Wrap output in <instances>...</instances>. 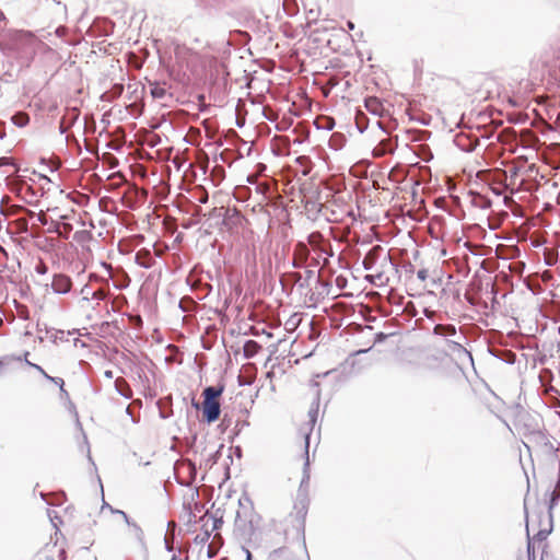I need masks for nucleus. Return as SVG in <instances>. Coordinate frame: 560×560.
<instances>
[{"mask_svg": "<svg viewBox=\"0 0 560 560\" xmlns=\"http://www.w3.org/2000/svg\"><path fill=\"white\" fill-rule=\"evenodd\" d=\"M221 407L219 401H203L202 416L206 422L212 423L220 417Z\"/></svg>", "mask_w": 560, "mask_h": 560, "instance_id": "nucleus-6", "label": "nucleus"}, {"mask_svg": "<svg viewBox=\"0 0 560 560\" xmlns=\"http://www.w3.org/2000/svg\"><path fill=\"white\" fill-rule=\"evenodd\" d=\"M28 354H30V352H27V351L24 352V361L26 362L27 365H28V363H31L30 359H27Z\"/></svg>", "mask_w": 560, "mask_h": 560, "instance_id": "nucleus-52", "label": "nucleus"}, {"mask_svg": "<svg viewBox=\"0 0 560 560\" xmlns=\"http://www.w3.org/2000/svg\"><path fill=\"white\" fill-rule=\"evenodd\" d=\"M70 335V331L46 328V337L49 338L54 343L68 341V337Z\"/></svg>", "mask_w": 560, "mask_h": 560, "instance_id": "nucleus-14", "label": "nucleus"}, {"mask_svg": "<svg viewBox=\"0 0 560 560\" xmlns=\"http://www.w3.org/2000/svg\"><path fill=\"white\" fill-rule=\"evenodd\" d=\"M5 20V15L4 13L0 10V21H4Z\"/></svg>", "mask_w": 560, "mask_h": 560, "instance_id": "nucleus-59", "label": "nucleus"}, {"mask_svg": "<svg viewBox=\"0 0 560 560\" xmlns=\"http://www.w3.org/2000/svg\"><path fill=\"white\" fill-rule=\"evenodd\" d=\"M50 287L56 294H67L71 291L72 281L71 278L65 273H56L52 277Z\"/></svg>", "mask_w": 560, "mask_h": 560, "instance_id": "nucleus-5", "label": "nucleus"}, {"mask_svg": "<svg viewBox=\"0 0 560 560\" xmlns=\"http://www.w3.org/2000/svg\"><path fill=\"white\" fill-rule=\"evenodd\" d=\"M11 121L19 128H23L28 125L30 116L24 112H18L11 117Z\"/></svg>", "mask_w": 560, "mask_h": 560, "instance_id": "nucleus-21", "label": "nucleus"}, {"mask_svg": "<svg viewBox=\"0 0 560 560\" xmlns=\"http://www.w3.org/2000/svg\"><path fill=\"white\" fill-rule=\"evenodd\" d=\"M30 366L34 368L36 371H38L39 373L42 374H45L46 372L44 371V369L38 365V364H35V363H28Z\"/></svg>", "mask_w": 560, "mask_h": 560, "instance_id": "nucleus-42", "label": "nucleus"}, {"mask_svg": "<svg viewBox=\"0 0 560 560\" xmlns=\"http://www.w3.org/2000/svg\"><path fill=\"white\" fill-rule=\"evenodd\" d=\"M238 504L241 508L245 509L246 506H252V501L247 495H243L238 499Z\"/></svg>", "mask_w": 560, "mask_h": 560, "instance_id": "nucleus-34", "label": "nucleus"}, {"mask_svg": "<svg viewBox=\"0 0 560 560\" xmlns=\"http://www.w3.org/2000/svg\"><path fill=\"white\" fill-rule=\"evenodd\" d=\"M92 233L88 230L77 231L73 234V240L79 244L89 243L92 240Z\"/></svg>", "mask_w": 560, "mask_h": 560, "instance_id": "nucleus-23", "label": "nucleus"}, {"mask_svg": "<svg viewBox=\"0 0 560 560\" xmlns=\"http://www.w3.org/2000/svg\"><path fill=\"white\" fill-rule=\"evenodd\" d=\"M246 553V560H252V553L248 549H244Z\"/></svg>", "mask_w": 560, "mask_h": 560, "instance_id": "nucleus-50", "label": "nucleus"}, {"mask_svg": "<svg viewBox=\"0 0 560 560\" xmlns=\"http://www.w3.org/2000/svg\"><path fill=\"white\" fill-rule=\"evenodd\" d=\"M357 127H358V129H359V131H360L361 133H362V132H364V131L366 130V128H368V126H363V125H361V122H360V119H359V118H357Z\"/></svg>", "mask_w": 560, "mask_h": 560, "instance_id": "nucleus-45", "label": "nucleus"}, {"mask_svg": "<svg viewBox=\"0 0 560 560\" xmlns=\"http://www.w3.org/2000/svg\"><path fill=\"white\" fill-rule=\"evenodd\" d=\"M308 244L313 247L319 246V243L323 241V236L319 232L311 233L307 237Z\"/></svg>", "mask_w": 560, "mask_h": 560, "instance_id": "nucleus-27", "label": "nucleus"}, {"mask_svg": "<svg viewBox=\"0 0 560 560\" xmlns=\"http://www.w3.org/2000/svg\"><path fill=\"white\" fill-rule=\"evenodd\" d=\"M223 386H208L203 389V401H219L218 398L223 393Z\"/></svg>", "mask_w": 560, "mask_h": 560, "instance_id": "nucleus-15", "label": "nucleus"}, {"mask_svg": "<svg viewBox=\"0 0 560 560\" xmlns=\"http://www.w3.org/2000/svg\"><path fill=\"white\" fill-rule=\"evenodd\" d=\"M456 327L454 325L447 324L445 329V337H458Z\"/></svg>", "mask_w": 560, "mask_h": 560, "instance_id": "nucleus-30", "label": "nucleus"}, {"mask_svg": "<svg viewBox=\"0 0 560 560\" xmlns=\"http://www.w3.org/2000/svg\"><path fill=\"white\" fill-rule=\"evenodd\" d=\"M261 350V346L256 340H246L243 347V353L246 359L254 358Z\"/></svg>", "mask_w": 560, "mask_h": 560, "instance_id": "nucleus-17", "label": "nucleus"}, {"mask_svg": "<svg viewBox=\"0 0 560 560\" xmlns=\"http://www.w3.org/2000/svg\"><path fill=\"white\" fill-rule=\"evenodd\" d=\"M376 125H377L381 129H383V126H382V124H381L380 121H376Z\"/></svg>", "mask_w": 560, "mask_h": 560, "instance_id": "nucleus-63", "label": "nucleus"}, {"mask_svg": "<svg viewBox=\"0 0 560 560\" xmlns=\"http://www.w3.org/2000/svg\"><path fill=\"white\" fill-rule=\"evenodd\" d=\"M267 560H299L290 547H280L272 550Z\"/></svg>", "mask_w": 560, "mask_h": 560, "instance_id": "nucleus-10", "label": "nucleus"}, {"mask_svg": "<svg viewBox=\"0 0 560 560\" xmlns=\"http://www.w3.org/2000/svg\"><path fill=\"white\" fill-rule=\"evenodd\" d=\"M126 412H127L129 416H131L130 407H127V408H126Z\"/></svg>", "mask_w": 560, "mask_h": 560, "instance_id": "nucleus-62", "label": "nucleus"}, {"mask_svg": "<svg viewBox=\"0 0 560 560\" xmlns=\"http://www.w3.org/2000/svg\"><path fill=\"white\" fill-rule=\"evenodd\" d=\"M60 226H61V232H60V235L61 237L63 238H68L69 237V234L71 233V231L73 230V226L72 224L68 223V222H60Z\"/></svg>", "mask_w": 560, "mask_h": 560, "instance_id": "nucleus-28", "label": "nucleus"}, {"mask_svg": "<svg viewBox=\"0 0 560 560\" xmlns=\"http://www.w3.org/2000/svg\"><path fill=\"white\" fill-rule=\"evenodd\" d=\"M335 127V121L331 118H326V124L323 127L326 130H331Z\"/></svg>", "mask_w": 560, "mask_h": 560, "instance_id": "nucleus-40", "label": "nucleus"}, {"mask_svg": "<svg viewBox=\"0 0 560 560\" xmlns=\"http://www.w3.org/2000/svg\"><path fill=\"white\" fill-rule=\"evenodd\" d=\"M109 295V291L107 289H98L91 293V300L96 301L97 303L104 301Z\"/></svg>", "mask_w": 560, "mask_h": 560, "instance_id": "nucleus-25", "label": "nucleus"}, {"mask_svg": "<svg viewBox=\"0 0 560 560\" xmlns=\"http://www.w3.org/2000/svg\"><path fill=\"white\" fill-rule=\"evenodd\" d=\"M527 552H528V558L530 559L532 558V545H530V541H528V545H527Z\"/></svg>", "mask_w": 560, "mask_h": 560, "instance_id": "nucleus-49", "label": "nucleus"}, {"mask_svg": "<svg viewBox=\"0 0 560 560\" xmlns=\"http://www.w3.org/2000/svg\"><path fill=\"white\" fill-rule=\"evenodd\" d=\"M128 526L130 527L132 535L136 537V539L139 540L140 542H142L143 541V532H142L141 527L135 522L129 523Z\"/></svg>", "mask_w": 560, "mask_h": 560, "instance_id": "nucleus-26", "label": "nucleus"}, {"mask_svg": "<svg viewBox=\"0 0 560 560\" xmlns=\"http://www.w3.org/2000/svg\"><path fill=\"white\" fill-rule=\"evenodd\" d=\"M48 232L57 233L60 235L61 226L59 221H52L50 224V228L48 229Z\"/></svg>", "mask_w": 560, "mask_h": 560, "instance_id": "nucleus-33", "label": "nucleus"}, {"mask_svg": "<svg viewBox=\"0 0 560 560\" xmlns=\"http://www.w3.org/2000/svg\"><path fill=\"white\" fill-rule=\"evenodd\" d=\"M37 220L42 223V224H47V219L44 214H38L37 217Z\"/></svg>", "mask_w": 560, "mask_h": 560, "instance_id": "nucleus-47", "label": "nucleus"}, {"mask_svg": "<svg viewBox=\"0 0 560 560\" xmlns=\"http://www.w3.org/2000/svg\"><path fill=\"white\" fill-rule=\"evenodd\" d=\"M242 220H243V217L236 208L228 209L225 212V215H224L223 223L225 225L240 224L242 222Z\"/></svg>", "mask_w": 560, "mask_h": 560, "instance_id": "nucleus-18", "label": "nucleus"}, {"mask_svg": "<svg viewBox=\"0 0 560 560\" xmlns=\"http://www.w3.org/2000/svg\"><path fill=\"white\" fill-rule=\"evenodd\" d=\"M43 375H44V377H45L46 380H48V381H50V382L55 378L54 376H50V375H48L47 373H45V374H43Z\"/></svg>", "mask_w": 560, "mask_h": 560, "instance_id": "nucleus-55", "label": "nucleus"}, {"mask_svg": "<svg viewBox=\"0 0 560 560\" xmlns=\"http://www.w3.org/2000/svg\"><path fill=\"white\" fill-rule=\"evenodd\" d=\"M43 375H44V377H45L46 380H48V381H50V382L55 378L54 376H50V375H48L47 373H45V374H43Z\"/></svg>", "mask_w": 560, "mask_h": 560, "instance_id": "nucleus-56", "label": "nucleus"}, {"mask_svg": "<svg viewBox=\"0 0 560 560\" xmlns=\"http://www.w3.org/2000/svg\"><path fill=\"white\" fill-rule=\"evenodd\" d=\"M80 112L77 107L67 108L65 115L61 117L59 122V132L63 135L68 131V129L74 125V122L79 119Z\"/></svg>", "mask_w": 560, "mask_h": 560, "instance_id": "nucleus-7", "label": "nucleus"}, {"mask_svg": "<svg viewBox=\"0 0 560 560\" xmlns=\"http://www.w3.org/2000/svg\"><path fill=\"white\" fill-rule=\"evenodd\" d=\"M30 366L34 368L36 371H38L39 373L42 374H45L46 372L44 371V369L38 365V364H35V363H28Z\"/></svg>", "mask_w": 560, "mask_h": 560, "instance_id": "nucleus-41", "label": "nucleus"}, {"mask_svg": "<svg viewBox=\"0 0 560 560\" xmlns=\"http://www.w3.org/2000/svg\"><path fill=\"white\" fill-rule=\"evenodd\" d=\"M135 261L140 267L149 269L154 265L155 258L150 250L143 248L137 252Z\"/></svg>", "mask_w": 560, "mask_h": 560, "instance_id": "nucleus-11", "label": "nucleus"}, {"mask_svg": "<svg viewBox=\"0 0 560 560\" xmlns=\"http://www.w3.org/2000/svg\"><path fill=\"white\" fill-rule=\"evenodd\" d=\"M35 271H36L37 273L45 275V273H47V271H48V267H47L44 262H39V264L35 267Z\"/></svg>", "mask_w": 560, "mask_h": 560, "instance_id": "nucleus-35", "label": "nucleus"}, {"mask_svg": "<svg viewBox=\"0 0 560 560\" xmlns=\"http://www.w3.org/2000/svg\"><path fill=\"white\" fill-rule=\"evenodd\" d=\"M466 337L460 332L456 340L446 339V346L448 350L455 354L456 360L459 364H469L474 366V358L470 351H468L460 340H465Z\"/></svg>", "mask_w": 560, "mask_h": 560, "instance_id": "nucleus-3", "label": "nucleus"}, {"mask_svg": "<svg viewBox=\"0 0 560 560\" xmlns=\"http://www.w3.org/2000/svg\"><path fill=\"white\" fill-rule=\"evenodd\" d=\"M365 107L370 113L374 115H380L382 104L376 97H369L365 100Z\"/></svg>", "mask_w": 560, "mask_h": 560, "instance_id": "nucleus-22", "label": "nucleus"}, {"mask_svg": "<svg viewBox=\"0 0 560 560\" xmlns=\"http://www.w3.org/2000/svg\"><path fill=\"white\" fill-rule=\"evenodd\" d=\"M298 515L300 517V530H298L300 535V548L302 549L305 559L310 560L308 551L306 548V541H305V517H306V506L303 504L302 508L299 510Z\"/></svg>", "mask_w": 560, "mask_h": 560, "instance_id": "nucleus-9", "label": "nucleus"}, {"mask_svg": "<svg viewBox=\"0 0 560 560\" xmlns=\"http://www.w3.org/2000/svg\"><path fill=\"white\" fill-rule=\"evenodd\" d=\"M171 560H177V557L174 555Z\"/></svg>", "mask_w": 560, "mask_h": 560, "instance_id": "nucleus-64", "label": "nucleus"}, {"mask_svg": "<svg viewBox=\"0 0 560 560\" xmlns=\"http://www.w3.org/2000/svg\"><path fill=\"white\" fill-rule=\"evenodd\" d=\"M104 376H105L106 378H109V380H110V378H113V377H114V373H113V371H112V370H106V371L104 372Z\"/></svg>", "mask_w": 560, "mask_h": 560, "instance_id": "nucleus-46", "label": "nucleus"}, {"mask_svg": "<svg viewBox=\"0 0 560 560\" xmlns=\"http://www.w3.org/2000/svg\"><path fill=\"white\" fill-rule=\"evenodd\" d=\"M506 355H508V357H506V358H504L503 360H504L506 363H510V364L514 363V361H515V354H514L512 351H509V352L506 353Z\"/></svg>", "mask_w": 560, "mask_h": 560, "instance_id": "nucleus-39", "label": "nucleus"}, {"mask_svg": "<svg viewBox=\"0 0 560 560\" xmlns=\"http://www.w3.org/2000/svg\"><path fill=\"white\" fill-rule=\"evenodd\" d=\"M115 513L119 514L127 525H129V523H132V521H130L129 516L124 511L116 510Z\"/></svg>", "mask_w": 560, "mask_h": 560, "instance_id": "nucleus-38", "label": "nucleus"}, {"mask_svg": "<svg viewBox=\"0 0 560 560\" xmlns=\"http://www.w3.org/2000/svg\"><path fill=\"white\" fill-rule=\"evenodd\" d=\"M313 276H314V271H313V270H307V271H306V278H307V279H308V278H311V277H313Z\"/></svg>", "mask_w": 560, "mask_h": 560, "instance_id": "nucleus-54", "label": "nucleus"}, {"mask_svg": "<svg viewBox=\"0 0 560 560\" xmlns=\"http://www.w3.org/2000/svg\"><path fill=\"white\" fill-rule=\"evenodd\" d=\"M559 482L556 483L555 488L550 491V498L548 503V513L549 518H552V510L558 504V501L560 500V490L558 489Z\"/></svg>", "mask_w": 560, "mask_h": 560, "instance_id": "nucleus-20", "label": "nucleus"}, {"mask_svg": "<svg viewBox=\"0 0 560 560\" xmlns=\"http://www.w3.org/2000/svg\"><path fill=\"white\" fill-rule=\"evenodd\" d=\"M319 390L316 392V396H315V399L312 404V407L310 408L308 410V418H310V422H308V425H310V429L308 431H305L304 432V435L306 433H308V435L311 434V431L313 430V427L314 424L316 423V420H317V416H318V407H319Z\"/></svg>", "mask_w": 560, "mask_h": 560, "instance_id": "nucleus-13", "label": "nucleus"}, {"mask_svg": "<svg viewBox=\"0 0 560 560\" xmlns=\"http://www.w3.org/2000/svg\"><path fill=\"white\" fill-rule=\"evenodd\" d=\"M9 49L26 66L35 58L38 50L46 45L30 31H15L9 37Z\"/></svg>", "mask_w": 560, "mask_h": 560, "instance_id": "nucleus-2", "label": "nucleus"}, {"mask_svg": "<svg viewBox=\"0 0 560 560\" xmlns=\"http://www.w3.org/2000/svg\"><path fill=\"white\" fill-rule=\"evenodd\" d=\"M173 540H174V537L173 536H170L168 534L165 535V538H164V542H165V549L168 551V552H172L174 547H173Z\"/></svg>", "mask_w": 560, "mask_h": 560, "instance_id": "nucleus-32", "label": "nucleus"}, {"mask_svg": "<svg viewBox=\"0 0 560 560\" xmlns=\"http://www.w3.org/2000/svg\"><path fill=\"white\" fill-rule=\"evenodd\" d=\"M305 455H306V459H305L304 467H303V478L300 483L299 497L302 493H303V495H305L306 489L308 487V481H310L308 433L305 434ZM303 504L307 508L306 497H304L302 500H300L298 503H295L294 509L296 510V513L299 512V510L302 508ZM296 522H298V530H300V517L298 514H296Z\"/></svg>", "mask_w": 560, "mask_h": 560, "instance_id": "nucleus-4", "label": "nucleus"}, {"mask_svg": "<svg viewBox=\"0 0 560 560\" xmlns=\"http://www.w3.org/2000/svg\"><path fill=\"white\" fill-rule=\"evenodd\" d=\"M207 200H208V196H205V197L200 198V202H202V203L207 202Z\"/></svg>", "mask_w": 560, "mask_h": 560, "instance_id": "nucleus-60", "label": "nucleus"}, {"mask_svg": "<svg viewBox=\"0 0 560 560\" xmlns=\"http://www.w3.org/2000/svg\"><path fill=\"white\" fill-rule=\"evenodd\" d=\"M115 288L118 289V290H121L125 288V285H118V284H115Z\"/></svg>", "mask_w": 560, "mask_h": 560, "instance_id": "nucleus-61", "label": "nucleus"}, {"mask_svg": "<svg viewBox=\"0 0 560 560\" xmlns=\"http://www.w3.org/2000/svg\"><path fill=\"white\" fill-rule=\"evenodd\" d=\"M115 389L120 396H122L126 399H130L132 397V390L127 381L122 377L116 378Z\"/></svg>", "mask_w": 560, "mask_h": 560, "instance_id": "nucleus-16", "label": "nucleus"}, {"mask_svg": "<svg viewBox=\"0 0 560 560\" xmlns=\"http://www.w3.org/2000/svg\"><path fill=\"white\" fill-rule=\"evenodd\" d=\"M474 205L480 209H488L491 207V200L478 194L474 199Z\"/></svg>", "mask_w": 560, "mask_h": 560, "instance_id": "nucleus-24", "label": "nucleus"}, {"mask_svg": "<svg viewBox=\"0 0 560 560\" xmlns=\"http://www.w3.org/2000/svg\"><path fill=\"white\" fill-rule=\"evenodd\" d=\"M417 277L419 280L424 281L428 278V270L427 269H419L417 272Z\"/></svg>", "mask_w": 560, "mask_h": 560, "instance_id": "nucleus-37", "label": "nucleus"}, {"mask_svg": "<svg viewBox=\"0 0 560 560\" xmlns=\"http://www.w3.org/2000/svg\"><path fill=\"white\" fill-rule=\"evenodd\" d=\"M347 26H348L349 30H353L354 28V23L351 22V21H348L347 22Z\"/></svg>", "mask_w": 560, "mask_h": 560, "instance_id": "nucleus-51", "label": "nucleus"}, {"mask_svg": "<svg viewBox=\"0 0 560 560\" xmlns=\"http://www.w3.org/2000/svg\"><path fill=\"white\" fill-rule=\"evenodd\" d=\"M362 266L364 270L371 272L365 276V280L372 284H383L387 282V273L394 269L390 255L378 245L368 252L362 260Z\"/></svg>", "mask_w": 560, "mask_h": 560, "instance_id": "nucleus-1", "label": "nucleus"}, {"mask_svg": "<svg viewBox=\"0 0 560 560\" xmlns=\"http://www.w3.org/2000/svg\"><path fill=\"white\" fill-rule=\"evenodd\" d=\"M59 219L60 220H67V219H69V215L68 214H61V215H59Z\"/></svg>", "mask_w": 560, "mask_h": 560, "instance_id": "nucleus-58", "label": "nucleus"}, {"mask_svg": "<svg viewBox=\"0 0 560 560\" xmlns=\"http://www.w3.org/2000/svg\"><path fill=\"white\" fill-rule=\"evenodd\" d=\"M285 280L291 281L293 284L299 285L300 288H304L306 285L302 275L298 272H288L283 275V277L280 279L282 285H284Z\"/></svg>", "mask_w": 560, "mask_h": 560, "instance_id": "nucleus-19", "label": "nucleus"}, {"mask_svg": "<svg viewBox=\"0 0 560 560\" xmlns=\"http://www.w3.org/2000/svg\"><path fill=\"white\" fill-rule=\"evenodd\" d=\"M445 329H446V325L438 324L433 328V334L436 336L445 337Z\"/></svg>", "mask_w": 560, "mask_h": 560, "instance_id": "nucleus-31", "label": "nucleus"}, {"mask_svg": "<svg viewBox=\"0 0 560 560\" xmlns=\"http://www.w3.org/2000/svg\"><path fill=\"white\" fill-rule=\"evenodd\" d=\"M336 373H337V371H336V370H330V371L325 372L323 375H324V376H329V375H334V374H336Z\"/></svg>", "mask_w": 560, "mask_h": 560, "instance_id": "nucleus-48", "label": "nucleus"}, {"mask_svg": "<svg viewBox=\"0 0 560 560\" xmlns=\"http://www.w3.org/2000/svg\"><path fill=\"white\" fill-rule=\"evenodd\" d=\"M94 291L91 289L90 285L85 284L82 289H81V294H82V299L84 301H90L91 300V293H93Z\"/></svg>", "mask_w": 560, "mask_h": 560, "instance_id": "nucleus-29", "label": "nucleus"}, {"mask_svg": "<svg viewBox=\"0 0 560 560\" xmlns=\"http://www.w3.org/2000/svg\"><path fill=\"white\" fill-rule=\"evenodd\" d=\"M293 255L294 257L293 260L291 261V266L293 268H302L310 255V250L306 244L303 242H299L294 247Z\"/></svg>", "mask_w": 560, "mask_h": 560, "instance_id": "nucleus-8", "label": "nucleus"}, {"mask_svg": "<svg viewBox=\"0 0 560 560\" xmlns=\"http://www.w3.org/2000/svg\"><path fill=\"white\" fill-rule=\"evenodd\" d=\"M188 466H189L190 474L192 475V478H195V475H196V465L189 460V462H188Z\"/></svg>", "mask_w": 560, "mask_h": 560, "instance_id": "nucleus-43", "label": "nucleus"}, {"mask_svg": "<svg viewBox=\"0 0 560 560\" xmlns=\"http://www.w3.org/2000/svg\"><path fill=\"white\" fill-rule=\"evenodd\" d=\"M550 533V529L545 532V530H539L537 536L539 537L540 540L545 539L547 537V535Z\"/></svg>", "mask_w": 560, "mask_h": 560, "instance_id": "nucleus-44", "label": "nucleus"}, {"mask_svg": "<svg viewBox=\"0 0 560 560\" xmlns=\"http://www.w3.org/2000/svg\"><path fill=\"white\" fill-rule=\"evenodd\" d=\"M104 508H108L113 513H115V511H116L109 504H107L106 502H104V504H103V509Z\"/></svg>", "mask_w": 560, "mask_h": 560, "instance_id": "nucleus-53", "label": "nucleus"}, {"mask_svg": "<svg viewBox=\"0 0 560 560\" xmlns=\"http://www.w3.org/2000/svg\"><path fill=\"white\" fill-rule=\"evenodd\" d=\"M43 375H44V377H45L46 380H48V381H50V382L55 378L54 376H50V375H48L47 373H45V374H43Z\"/></svg>", "mask_w": 560, "mask_h": 560, "instance_id": "nucleus-57", "label": "nucleus"}, {"mask_svg": "<svg viewBox=\"0 0 560 560\" xmlns=\"http://www.w3.org/2000/svg\"><path fill=\"white\" fill-rule=\"evenodd\" d=\"M150 94L153 98L160 101H165L167 97L172 96V94L166 90L165 85L158 82L150 83Z\"/></svg>", "mask_w": 560, "mask_h": 560, "instance_id": "nucleus-12", "label": "nucleus"}, {"mask_svg": "<svg viewBox=\"0 0 560 560\" xmlns=\"http://www.w3.org/2000/svg\"><path fill=\"white\" fill-rule=\"evenodd\" d=\"M54 384L58 385L60 387V390L62 393H67L63 388V385H65V382L61 377H55L52 381H51Z\"/></svg>", "mask_w": 560, "mask_h": 560, "instance_id": "nucleus-36", "label": "nucleus"}]
</instances>
